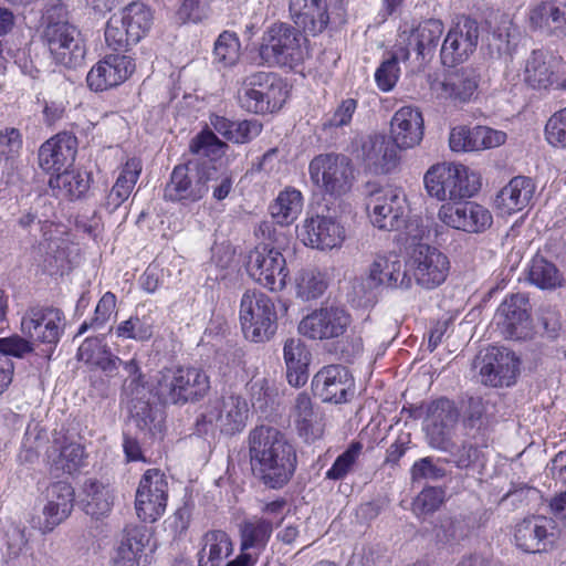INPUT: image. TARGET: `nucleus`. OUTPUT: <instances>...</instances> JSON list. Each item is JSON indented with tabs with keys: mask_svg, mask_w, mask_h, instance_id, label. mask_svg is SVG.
Instances as JSON below:
<instances>
[{
	"mask_svg": "<svg viewBox=\"0 0 566 566\" xmlns=\"http://www.w3.org/2000/svg\"><path fill=\"white\" fill-rule=\"evenodd\" d=\"M250 468L253 476L269 489L277 490L289 483L296 470L294 447L276 428L259 426L247 438Z\"/></svg>",
	"mask_w": 566,
	"mask_h": 566,
	"instance_id": "1",
	"label": "nucleus"
},
{
	"mask_svg": "<svg viewBox=\"0 0 566 566\" xmlns=\"http://www.w3.org/2000/svg\"><path fill=\"white\" fill-rule=\"evenodd\" d=\"M207 373L192 366L164 367L154 377L151 392L163 405L185 406L202 400L210 391Z\"/></svg>",
	"mask_w": 566,
	"mask_h": 566,
	"instance_id": "2",
	"label": "nucleus"
},
{
	"mask_svg": "<svg viewBox=\"0 0 566 566\" xmlns=\"http://www.w3.org/2000/svg\"><path fill=\"white\" fill-rule=\"evenodd\" d=\"M42 38L55 61L66 67H77L83 63L85 48L76 28L66 20L62 4L53 6L43 17Z\"/></svg>",
	"mask_w": 566,
	"mask_h": 566,
	"instance_id": "3",
	"label": "nucleus"
},
{
	"mask_svg": "<svg viewBox=\"0 0 566 566\" xmlns=\"http://www.w3.org/2000/svg\"><path fill=\"white\" fill-rule=\"evenodd\" d=\"M283 80L273 72H253L245 75L238 88L241 108L254 114H269L282 108L287 98Z\"/></svg>",
	"mask_w": 566,
	"mask_h": 566,
	"instance_id": "4",
	"label": "nucleus"
},
{
	"mask_svg": "<svg viewBox=\"0 0 566 566\" xmlns=\"http://www.w3.org/2000/svg\"><path fill=\"white\" fill-rule=\"evenodd\" d=\"M306 38L287 23H274L262 38L260 56L269 65L295 67L306 55Z\"/></svg>",
	"mask_w": 566,
	"mask_h": 566,
	"instance_id": "5",
	"label": "nucleus"
},
{
	"mask_svg": "<svg viewBox=\"0 0 566 566\" xmlns=\"http://www.w3.org/2000/svg\"><path fill=\"white\" fill-rule=\"evenodd\" d=\"M240 323L247 339L254 343L270 340L277 329L273 300L260 291H247L240 303Z\"/></svg>",
	"mask_w": 566,
	"mask_h": 566,
	"instance_id": "6",
	"label": "nucleus"
},
{
	"mask_svg": "<svg viewBox=\"0 0 566 566\" xmlns=\"http://www.w3.org/2000/svg\"><path fill=\"white\" fill-rule=\"evenodd\" d=\"M310 178L323 192L339 197L348 192L354 181V167L349 157L326 153L315 156L308 166Z\"/></svg>",
	"mask_w": 566,
	"mask_h": 566,
	"instance_id": "7",
	"label": "nucleus"
},
{
	"mask_svg": "<svg viewBox=\"0 0 566 566\" xmlns=\"http://www.w3.org/2000/svg\"><path fill=\"white\" fill-rule=\"evenodd\" d=\"M424 187L431 197L442 201L472 197L479 189L467 167L447 163L434 165L426 172Z\"/></svg>",
	"mask_w": 566,
	"mask_h": 566,
	"instance_id": "8",
	"label": "nucleus"
},
{
	"mask_svg": "<svg viewBox=\"0 0 566 566\" xmlns=\"http://www.w3.org/2000/svg\"><path fill=\"white\" fill-rule=\"evenodd\" d=\"M405 268L402 260L397 255H377L369 266L367 276L354 281V293L368 303L374 300V291L380 285L408 289L411 279Z\"/></svg>",
	"mask_w": 566,
	"mask_h": 566,
	"instance_id": "9",
	"label": "nucleus"
},
{
	"mask_svg": "<svg viewBox=\"0 0 566 566\" xmlns=\"http://www.w3.org/2000/svg\"><path fill=\"white\" fill-rule=\"evenodd\" d=\"M366 209L371 223L385 231L402 229L409 212L406 193L396 187H384L370 192Z\"/></svg>",
	"mask_w": 566,
	"mask_h": 566,
	"instance_id": "10",
	"label": "nucleus"
},
{
	"mask_svg": "<svg viewBox=\"0 0 566 566\" xmlns=\"http://www.w3.org/2000/svg\"><path fill=\"white\" fill-rule=\"evenodd\" d=\"M20 325L22 335L33 344L49 345L52 350L64 332L65 317L57 307L34 305L23 313Z\"/></svg>",
	"mask_w": 566,
	"mask_h": 566,
	"instance_id": "11",
	"label": "nucleus"
},
{
	"mask_svg": "<svg viewBox=\"0 0 566 566\" xmlns=\"http://www.w3.org/2000/svg\"><path fill=\"white\" fill-rule=\"evenodd\" d=\"M245 269L251 279L270 291H280L286 284L285 259L281 252L265 244L249 253Z\"/></svg>",
	"mask_w": 566,
	"mask_h": 566,
	"instance_id": "12",
	"label": "nucleus"
},
{
	"mask_svg": "<svg viewBox=\"0 0 566 566\" xmlns=\"http://www.w3.org/2000/svg\"><path fill=\"white\" fill-rule=\"evenodd\" d=\"M168 482L157 469L147 470L136 491L135 509L137 516L148 523L157 521L166 511Z\"/></svg>",
	"mask_w": 566,
	"mask_h": 566,
	"instance_id": "13",
	"label": "nucleus"
},
{
	"mask_svg": "<svg viewBox=\"0 0 566 566\" xmlns=\"http://www.w3.org/2000/svg\"><path fill=\"white\" fill-rule=\"evenodd\" d=\"M475 368L485 386H511L518 373V359L504 347H490L476 357Z\"/></svg>",
	"mask_w": 566,
	"mask_h": 566,
	"instance_id": "14",
	"label": "nucleus"
},
{
	"mask_svg": "<svg viewBox=\"0 0 566 566\" xmlns=\"http://www.w3.org/2000/svg\"><path fill=\"white\" fill-rule=\"evenodd\" d=\"M480 33V23L475 19L465 15L458 18L441 46L443 64L453 65L467 61L478 48Z\"/></svg>",
	"mask_w": 566,
	"mask_h": 566,
	"instance_id": "15",
	"label": "nucleus"
},
{
	"mask_svg": "<svg viewBox=\"0 0 566 566\" xmlns=\"http://www.w3.org/2000/svg\"><path fill=\"white\" fill-rule=\"evenodd\" d=\"M409 266L417 283L426 289H433L443 283L450 268L447 255L429 244H417L413 248Z\"/></svg>",
	"mask_w": 566,
	"mask_h": 566,
	"instance_id": "16",
	"label": "nucleus"
},
{
	"mask_svg": "<svg viewBox=\"0 0 566 566\" xmlns=\"http://www.w3.org/2000/svg\"><path fill=\"white\" fill-rule=\"evenodd\" d=\"M350 322V315L344 308L325 306L306 315L301 321L298 331L311 339H332L342 336Z\"/></svg>",
	"mask_w": 566,
	"mask_h": 566,
	"instance_id": "17",
	"label": "nucleus"
},
{
	"mask_svg": "<svg viewBox=\"0 0 566 566\" xmlns=\"http://www.w3.org/2000/svg\"><path fill=\"white\" fill-rule=\"evenodd\" d=\"M207 193L202 163L189 161L174 168L164 197L170 201L197 202Z\"/></svg>",
	"mask_w": 566,
	"mask_h": 566,
	"instance_id": "18",
	"label": "nucleus"
},
{
	"mask_svg": "<svg viewBox=\"0 0 566 566\" xmlns=\"http://www.w3.org/2000/svg\"><path fill=\"white\" fill-rule=\"evenodd\" d=\"M438 217L444 224L469 233L483 232L493 222L489 209L472 201L442 205Z\"/></svg>",
	"mask_w": 566,
	"mask_h": 566,
	"instance_id": "19",
	"label": "nucleus"
},
{
	"mask_svg": "<svg viewBox=\"0 0 566 566\" xmlns=\"http://www.w3.org/2000/svg\"><path fill=\"white\" fill-rule=\"evenodd\" d=\"M249 406L245 399L237 395L223 396L202 413L203 423L214 424L221 432L232 436L247 424Z\"/></svg>",
	"mask_w": 566,
	"mask_h": 566,
	"instance_id": "20",
	"label": "nucleus"
},
{
	"mask_svg": "<svg viewBox=\"0 0 566 566\" xmlns=\"http://www.w3.org/2000/svg\"><path fill=\"white\" fill-rule=\"evenodd\" d=\"M423 430L430 447H443L459 420L454 402L441 397L426 405Z\"/></svg>",
	"mask_w": 566,
	"mask_h": 566,
	"instance_id": "21",
	"label": "nucleus"
},
{
	"mask_svg": "<svg viewBox=\"0 0 566 566\" xmlns=\"http://www.w3.org/2000/svg\"><path fill=\"white\" fill-rule=\"evenodd\" d=\"M314 394L324 402L342 403L354 396V378L342 365L322 368L312 380Z\"/></svg>",
	"mask_w": 566,
	"mask_h": 566,
	"instance_id": "22",
	"label": "nucleus"
},
{
	"mask_svg": "<svg viewBox=\"0 0 566 566\" xmlns=\"http://www.w3.org/2000/svg\"><path fill=\"white\" fill-rule=\"evenodd\" d=\"M300 237L307 247L331 250L342 244L345 231L335 217L315 213L304 220Z\"/></svg>",
	"mask_w": 566,
	"mask_h": 566,
	"instance_id": "23",
	"label": "nucleus"
},
{
	"mask_svg": "<svg viewBox=\"0 0 566 566\" xmlns=\"http://www.w3.org/2000/svg\"><path fill=\"white\" fill-rule=\"evenodd\" d=\"M135 67L130 56L109 54L91 69L86 81L92 90L102 92L125 82L133 74Z\"/></svg>",
	"mask_w": 566,
	"mask_h": 566,
	"instance_id": "24",
	"label": "nucleus"
},
{
	"mask_svg": "<svg viewBox=\"0 0 566 566\" xmlns=\"http://www.w3.org/2000/svg\"><path fill=\"white\" fill-rule=\"evenodd\" d=\"M562 69V57L548 51L535 50L526 61L524 81L532 88L547 90L559 85Z\"/></svg>",
	"mask_w": 566,
	"mask_h": 566,
	"instance_id": "25",
	"label": "nucleus"
},
{
	"mask_svg": "<svg viewBox=\"0 0 566 566\" xmlns=\"http://www.w3.org/2000/svg\"><path fill=\"white\" fill-rule=\"evenodd\" d=\"M76 155V138L66 133L50 138L39 149L40 167L50 174H61L70 167Z\"/></svg>",
	"mask_w": 566,
	"mask_h": 566,
	"instance_id": "26",
	"label": "nucleus"
},
{
	"mask_svg": "<svg viewBox=\"0 0 566 566\" xmlns=\"http://www.w3.org/2000/svg\"><path fill=\"white\" fill-rule=\"evenodd\" d=\"M553 521L544 516L524 518L515 526L516 546L525 553H541L552 545Z\"/></svg>",
	"mask_w": 566,
	"mask_h": 566,
	"instance_id": "27",
	"label": "nucleus"
},
{
	"mask_svg": "<svg viewBox=\"0 0 566 566\" xmlns=\"http://www.w3.org/2000/svg\"><path fill=\"white\" fill-rule=\"evenodd\" d=\"M423 137V117L418 108L403 106L390 120V138L399 149L419 145Z\"/></svg>",
	"mask_w": 566,
	"mask_h": 566,
	"instance_id": "28",
	"label": "nucleus"
},
{
	"mask_svg": "<svg viewBox=\"0 0 566 566\" xmlns=\"http://www.w3.org/2000/svg\"><path fill=\"white\" fill-rule=\"evenodd\" d=\"M536 186L526 176L513 177L495 196L494 208L502 217L517 213L530 206Z\"/></svg>",
	"mask_w": 566,
	"mask_h": 566,
	"instance_id": "29",
	"label": "nucleus"
},
{
	"mask_svg": "<svg viewBox=\"0 0 566 566\" xmlns=\"http://www.w3.org/2000/svg\"><path fill=\"white\" fill-rule=\"evenodd\" d=\"M528 310V297L522 293L512 294L501 303L495 319L506 338L522 337L530 318Z\"/></svg>",
	"mask_w": 566,
	"mask_h": 566,
	"instance_id": "30",
	"label": "nucleus"
},
{
	"mask_svg": "<svg viewBox=\"0 0 566 566\" xmlns=\"http://www.w3.org/2000/svg\"><path fill=\"white\" fill-rule=\"evenodd\" d=\"M149 542L148 531L140 525H126L122 531L113 562L115 566H140L144 549Z\"/></svg>",
	"mask_w": 566,
	"mask_h": 566,
	"instance_id": "31",
	"label": "nucleus"
},
{
	"mask_svg": "<svg viewBox=\"0 0 566 566\" xmlns=\"http://www.w3.org/2000/svg\"><path fill=\"white\" fill-rule=\"evenodd\" d=\"M289 11L293 22L312 34L322 33L329 22L327 0H290Z\"/></svg>",
	"mask_w": 566,
	"mask_h": 566,
	"instance_id": "32",
	"label": "nucleus"
},
{
	"mask_svg": "<svg viewBox=\"0 0 566 566\" xmlns=\"http://www.w3.org/2000/svg\"><path fill=\"white\" fill-rule=\"evenodd\" d=\"M48 458L51 461L52 470L72 474L85 464L86 454L81 443L71 441L64 434L55 432L48 450Z\"/></svg>",
	"mask_w": 566,
	"mask_h": 566,
	"instance_id": "33",
	"label": "nucleus"
},
{
	"mask_svg": "<svg viewBox=\"0 0 566 566\" xmlns=\"http://www.w3.org/2000/svg\"><path fill=\"white\" fill-rule=\"evenodd\" d=\"M397 146L384 135L368 136L361 145V157L366 166L375 174H387L397 164Z\"/></svg>",
	"mask_w": 566,
	"mask_h": 566,
	"instance_id": "34",
	"label": "nucleus"
},
{
	"mask_svg": "<svg viewBox=\"0 0 566 566\" xmlns=\"http://www.w3.org/2000/svg\"><path fill=\"white\" fill-rule=\"evenodd\" d=\"M530 24L547 35L566 36V6L542 1L531 10Z\"/></svg>",
	"mask_w": 566,
	"mask_h": 566,
	"instance_id": "35",
	"label": "nucleus"
},
{
	"mask_svg": "<svg viewBox=\"0 0 566 566\" xmlns=\"http://www.w3.org/2000/svg\"><path fill=\"white\" fill-rule=\"evenodd\" d=\"M480 77L476 69L461 67L446 77L441 88L446 97L454 102L468 103L476 96Z\"/></svg>",
	"mask_w": 566,
	"mask_h": 566,
	"instance_id": "36",
	"label": "nucleus"
},
{
	"mask_svg": "<svg viewBox=\"0 0 566 566\" xmlns=\"http://www.w3.org/2000/svg\"><path fill=\"white\" fill-rule=\"evenodd\" d=\"M140 171L142 164L138 159L132 158L126 161L103 203V208L108 213L116 211L129 198Z\"/></svg>",
	"mask_w": 566,
	"mask_h": 566,
	"instance_id": "37",
	"label": "nucleus"
},
{
	"mask_svg": "<svg viewBox=\"0 0 566 566\" xmlns=\"http://www.w3.org/2000/svg\"><path fill=\"white\" fill-rule=\"evenodd\" d=\"M210 125L216 133L234 144L250 143L261 134L263 127L258 119L231 120L219 115L210 117Z\"/></svg>",
	"mask_w": 566,
	"mask_h": 566,
	"instance_id": "38",
	"label": "nucleus"
},
{
	"mask_svg": "<svg viewBox=\"0 0 566 566\" xmlns=\"http://www.w3.org/2000/svg\"><path fill=\"white\" fill-rule=\"evenodd\" d=\"M284 360L289 384L294 387L304 385L308 378L310 353L300 338H289L284 344Z\"/></svg>",
	"mask_w": 566,
	"mask_h": 566,
	"instance_id": "39",
	"label": "nucleus"
},
{
	"mask_svg": "<svg viewBox=\"0 0 566 566\" xmlns=\"http://www.w3.org/2000/svg\"><path fill=\"white\" fill-rule=\"evenodd\" d=\"M198 566H220L223 558L232 553V543L223 531H209L200 542Z\"/></svg>",
	"mask_w": 566,
	"mask_h": 566,
	"instance_id": "40",
	"label": "nucleus"
},
{
	"mask_svg": "<svg viewBox=\"0 0 566 566\" xmlns=\"http://www.w3.org/2000/svg\"><path fill=\"white\" fill-rule=\"evenodd\" d=\"M273 532L272 522L252 517L243 521L240 525L241 553H248L249 549H255L254 555L265 548Z\"/></svg>",
	"mask_w": 566,
	"mask_h": 566,
	"instance_id": "41",
	"label": "nucleus"
},
{
	"mask_svg": "<svg viewBox=\"0 0 566 566\" xmlns=\"http://www.w3.org/2000/svg\"><path fill=\"white\" fill-rule=\"evenodd\" d=\"M443 23L438 19H428L413 29L407 38L408 45L413 46L418 55L424 57L438 45L443 33Z\"/></svg>",
	"mask_w": 566,
	"mask_h": 566,
	"instance_id": "42",
	"label": "nucleus"
},
{
	"mask_svg": "<svg viewBox=\"0 0 566 566\" xmlns=\"http://www.w3.org/2000/svg\"><path fill=\"white\" fill-rule=\"evenodd\" d=\"M476 526L472 514H459L442 521L437 531V539L447 545H457L468 538Z\"/></svg>",
	"mask_w": 566,
	"mask_h": 566,
	"instance_id": "43",
	"label": "nucleus"
},
{
	"mask_svg": "<svg viewBox=\"0 0 566 566\" xmlns=\"http://www.w3.org/2000/svg\"><path fill=\"white\" fill-rule=\"evenodd\" d=\"M128 30L130 42H139L151 25L153 14L144 3L133 2L117 14Z\"/></svg>",
	"mask_w": 566,
	"mask_h": 566,
	"instance_id": "44",
	"label": "nucleus"
},
{
	"mask_svg": "<svg viewBox=\"0 0 566 566\" xmlns=\"http://www.w3.org/2000/svg\"><path fill=\"white\" fill-rule=\"evenodd\" d=\"M302 210V195L298 190L282 191L270 206V213L276 223L287 226L292 223Z\"/></svg>",
	"mask_w": 566,
	"mask_h": 566,
	"instance_id": "45",
	"label": "nucleus"
},
{
	"mask_svg": "<svg viewBox=\"0 0 566 566\" xmlns=\"http://www.w3.org/2000/svg\"><path fill=\"white\" fill-rule=\"evenodd\" d=\"M528 281L542 290L562 286L563 275L556 265L542 256H535L528 269Z\"/></svg>",
	"mask_w": 566,
	"mask_h": 566,
	"instance_id": "46",
	"label": "nucleus"
},
{
	"mask_svg": "<svg viewBox=\"0 0 566 566\" xmlns=\"http://www.w3.org/2000/svg\"><path fill=\"white\" fill-rule=\"evenodd\" d=\"M49 185L52 189L60 190L63 196L73 200L81 198L88 190L90 178L86 174L65 169L61 174L52 176L49 180Z\"/></svg>",
	"mask_w": 566,
	"mask_h": 566,
	"instance_id": "47",
	"label": "nucleus"
},
{
	"mask_svg": "<svg viewBox=\"0 0 566 566\" xmlns=\"http://www.w3.org/2000/svg\"><path fill=\"white\" fill-rule=\"evenodd\" d=\"M85 513L93 517H101L107 514L112 507V496L109 490L97 481H88L84 486Z\"/></svg>",
	"mask_w": 566,
	"mask_h": 566,
	"instance_id": "48",
	"label": "nucleus"
},
{
	"mask_svg": "<svg viewBox=\"0 0 566 566\" xmlns=\"http://www.w3.org/2000/svg\"><path fill=\"white\" fill-rule=\"evenodd\" d=\"M202 176L207 192L211 190L214 200L221 201L232 191L234 182L232 172L220 171L214 165L205 161L202 163Z\"/></svg>",
	"mask_w": 566,
	"mask_h": 566,
	"instance_id": "49",
	"label": "nucleus"
},
{
	"mask_svg": "<svg viewBox=\"0 0 566 566\" xmlns=\"http://www.w3.org/2000/svg\"><path fill=\"white\" fill-rule=\"evenodd\" d=\"M448 453L446 461L454 464L459 469H469L473 467L481 457L480 449L470 442L461 444L454 443L451 438L446 440L443 447H433Z\"/></svg>",
	"mask_w": 566,
	"mask_h": 566,
	"instance_id": "50",
	"label": "nucleus"
},
{
	"mask_svg": "<svg viewBox=\"0 0 566 566\" xmlns=\"http://www.w3.org/2000/svg\"><path fill=\"white\" fill-rule=\"evenodd\" d=\"M228 145L218 138L211 129H202L189 144V150L193 155L216 159L226 154Z\"/></svg>",
	"mask_w": 566,
	"mask_h": 566,
	"instance_id": "51",
	"label": "nucleus"
},
{
	"mask_svg": "<svg viewBox=\"0 0 566 566\" xmlns=\"http://www.w3.org/2000/svg\"><path fill=\"white\" fill-rule=\"evenodd\" d=\"M296 428L301 436L310 438L314 436L313 427L315 413L313 409L312 399L306 392H300L291 410Z\"/></svg>",
	"mask_w": 566,
	"mask_h": 566,
	"instance_id": "52",
	"label": "nucleus"
},
{
	"mask_svg": "<svg viewBox=\"0 0 566 566\" xmlns=\"http://www.w3.org/2000/svg\"><path fill=\"white\" fill-rule=\"evenodd\" d=\"M327 287L324 274L316 269H304L296 279L297 296L308 301L319 297Z\"/></svg>",
	"mask_w": 566,
	"mask_h": 566,
	"instance_id": "53",
	"label": "nucleus"
},
{
	"mask_svg": "<svg viewBox=\"0 0 566 566\" xmlns=\"http://www.w3.org/2000/svg\"><path fill=\"white\" fill-rule=\"evenodd\" d=\"M240 56V41L235 33L223 31L217 39L213 49L216 63L227 67L234 65Z\"/></svg>",
	"mask_w": 566,
	"mask_h": 566,
	"instance_id": "54",
	"label": "nucleus"
},
{
	"mask_svg": "<svg viewBox=\"0 0 566 566\" xmlns=\"http://www.w3.org/2000/svg\"><path fill=\"white\" fill-rule=\"evenodd\" d=\"M33 352V342L24 335L14 334L0 338V364H4V360L13 364L9 357L23 359Z\"/></svg>",
	"mask_w": 566,
	"mask_h": 566,
	"instance_id": "55",
	"label": "nucleus"
},
{
	"mask_svg": "<svg viewBox=\"0 0 566 566\" xmlns=\"http://www.w3.org/2000/svg\"><path fill=\"white\" fill-rule=\"evenodd\" d=\"M363 450V444L359 441H354L349 447L339 454L332 468L326 472V478L329 480H343L354 468Z\"/></svg>",
	"mask_w": 566,
	"mask_h": 566,
	"instance_id": "56",
	"label": "nucleus"
},
{
	"mask_svg": "<svg viewBox=\"0 0 566 566\" xmlns=\"http://www.w3.org/2000/svg\"><path fill=\"white\" fill-rule=\"evenodd\" d=\"M3 538L9 558H18L30 549L29 534L25 526L11 524L6 530Z\"/></svg>",
	"mask_w": 566,
	"mask_h": 566,
	"instance_id": "57",
	"label": "nucleus"
},
{
	"mask_svg": "<svg viewBox=\"0 0 566 566\" xmlns=\"http://www.w3.org/2000/svg\"><path fill=\"white\" fill-rule=\"evenodd\" d=\"M115 307H116L115 294H113L112 292H106L101 297V300L98 301V303L96 305L94 317L91 319L90 323L84 322L81 325L77 335H82L88 328L102 327L109 319Z\"/></svg>",
	"mask_w": 566,
	"mask_h": 566,
	"instance_id": "58",
	"label": "nucleus"
},
{
	"mask_svg": "<svg viewBox=\"0 0 566 566\" xmlns=\"http://www.w3.org/2000/svg\"><path fill=\"white\" fill-rule=\"evenodd\" d=\"M105 40L114 50H122L137 43L130 42L128 30L117 14H113L106 24Z\"/></svg>",
	"mask_w": 566,
	"mask_h": 566,
	"instance_id": "59",
	"label": "nucleus"
},
{
	"mask_svg": "<svg viewBox=\"0 0 566 566\" xmlns=\"http://www.w3.org/2000/svg\"><path fill=\"white\" fill-rule=\"evenodd\" d=\"M116 334L119 337L143 342L151 337L153 326L138 316H132L117 326Z\"/></svg>",
	"mask_w": 566,
	"mask_h": 566,
	"instance_id": "60",
	"label": "nucleus"
},
{
	"mask_svg": "<svg viewBox=\"0 0 566 566\" xmlns=\"http://www.w3.org/2000/svg\"><path fill=\"white\" fill-rule=\"evenodd\" d=\"M545 135L552 146L566 148V107L551 116L545 126Z\"/></svg>",
	"mask_w": 566,
	"mask_h": 566,
	"instance_id": "61",
	"label": "nucleus"
},
{
	"mask_svg": "<svg viewBox=\"0 0 566 566\" xmlns=\"http://www.w3.org/2000/svg\"><path fill=\"white\" fill-rule=\"evenodd\" d=\"M71 513L72 510L48 501L42 510L43 521L39 520L38 523L33 524V527L39 528L43 534L50 533L65 521Z\"/></svg>",
	"mask_w": 566,
	"mask_h": 566,
	"instance_id": "62",
	"label": "nucleus"
},
{
	"mask_svg": "<svg viewBox=\"0 0 566 566\" xmlns=\"http://www.w3.org/2000/svg\"><path fill=\"white\" fill-rule=\"evenodd\" d=\"M506 140V134L488 126L473 127V147L476 150L499 147Z\"/></svg>",
	"mask_w": 566,
	"mask_h": 566,
	"instance_id": "63",
	"label": "nucleus"
},
{
	"mask_svg": "<svg viewBox=\"0 0 566 566\" xmlns=\"http://www.w3.org/2000/svg\"><path fill=\"white\" fill-rule=\"evenodd\" d=\"M357 109V101L355 98L343 99L336 107L332 116H329L323 124L324 130L331 128H339L348 126L352 122L353 115Z\"/></svg>",
	"mask_w": 566,
	"mask_h": 566,
	"instance_id": "64",
	"label": "nucleus"
}]
</instances>
